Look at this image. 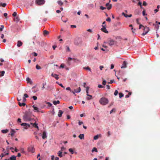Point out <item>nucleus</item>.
<instances>
[{"mask_svg": "<svg viewBox=\"0 0 160 160\" xmlns=\"http://www.w3.org/2000/svg\"><path fill=\"white\" fill-rule=\"evenodd\" d=\"M31 113L27 111H26L23 116V119L25 122L30 121L31 119Z\"/></svg>", "mask_w": 160, "mask_h": 160, "instance_id": "obj_1", "label": "nucleus"}, {"mask_svg": "<svg viewBox=\"0 0 160 160\" xmlns=\"http://www.w3.org/2000/svg\"><path fill=\"white\" fill-rule=\"evenodd\" d=\"M99 103L102 105H105L108 102V99L105 97L102 98L99 101Z\"/></svg>", "mask_w": 160, "mask_h": 160, "instance_id": "obj_2", "label": "nucleus"}, {"mask_svg": "<svg viewBox=\"0 0 160 160\" xmlns=\"http://www.w3.org/2000/svg\"><path fill=\"white\" fill-rule=\"evenodd\" d=\"M107 42H104V43H108L110 46H112L115 45L117 43V42L113 39L109 38L108 39Z\"/></svg>", "mask_w": 160, "mask_h": 160, "instance_id": "obj_3", "label": "nucleus"}, {"mask_svg": "<svg viewBox=\"0 0 160 160\" xmlns=\"http://www.w3.org/2000/svg\"><path fill=\"white\" fill-rule=\"evenodd\" d=\"M45 2V0H36L35 1L36 4L39 6L44 4Z\"/></svg>", "mask_w": 160, "mask_h": 160, "instance_id": "obj_4", "label": "nucleus"}, {"mask_svg": "<svg viewBox=\"0 0 160 160\" xmlns=\"http://www.w3.org/2000/svg\"><path fill=\"white\" fill-rule=\"evenodd\" d=\"M82 41L81 39L78 38L75 39L74 41V44L77 45H78L81 44Z\"/></svg>", "mask_w": 160, "mask_h": 160, "instance_id": "obj_5", "label": "nucleus"}, {"mask_svg": "<svg viewBox=\"0 0 160 160\" xmlns=\"http://www.w3.org/2000/svg\"><path fill=\"white\" fill-rule=\"evenodd\" d=\"M149 30V28L148 27H144L143 28L144 32L142 33V35L144 36L147 34Z\"/></svg>", "mask_w": 160, "mask_h": 160, "instance_id": "obj_6", "label": "nucleus"}, {"mask_svg": "<svg viewBox=\"0 0 160 160\" xmlns=\"http://www.w3.org/2000/svg\"><path fill=\"white\" fill-rule=\"evenodd\" d=\"M21 125L24 127V128L25 129H27L30 127V125L26 123H22L21 124Z\"/></svg>", "mask_w": 160, "mask_h": 160, "instance_id": "obj_7", "label": "nucleus"}, {"mask_svg": "<svg viewBox=\"0 0 160 160\" xmlns=\"http://www.w3.org/2000/svg\"><path fill=\"white\" fill-rule=\"evenodd\" d=\"M102 28H101V30L105 33H108V31L106 29V25L104 26L102 25Z\"/></svg>", "mask_w": 160, "mask_h": 160, "instance_id": "obj_8", "label": "nucleus"}, {"mask_svg": "<svg viewBox=\"0 0 160 160\" xmlns=\"http://www.w3.org/2000/svg\"><path fill=\"white\" fill-rule=\"evenodd\" d=\"M42 138L44 139L47 138V136L46 134V132L45 131H44L42 134Z\"/></svg>", "mask_w": 160, "mask_h": 160, "instance_id": "obj_9", "label": "nucleus"}, {"mask_svg": "<svg viewBox=\"0 0 160 160\" xmlns=\"http://www.w3.org/2000/svg\"><path fill=\"white\" fill-rule=\"evenodd\" d=\"M127 63L125 61H124L123 62V63L122 64V66L121 67V68H125L127 67Z\"/></svg>", "mask_w": 160, "mask_h": 160, "instance_id": "obj_10", "label": "nucleus"}, {"mask_svg": "<svg viewBox=\"0 0 160 160\" xmlns=\"http://www.w3.org/2000/svg\"><path fill=\"white\" fill-rule=\"evenodd\" d=\"M51 76L52 77H54L56 80H58L59 79V77H58V75L57 74H54L53 73H52L51 74Z\"/></svg>", "mask_w": 160, "mask_h": 160, "instance_id": "obj_11", "label": "nucleus"}, {"mask_svg": "<svg viewBox=\"0 0 160 160\" xmlns=\"http://www.w3.org/2000/svg\"><path fill=\"white\" fill-rule=\"evenodd\" d=\"M31 125H32V126L34 127L35 128H37L38 130H39V128L38 126V124L36 123L35 122L33 124L32 123H30Z\"/></svg>", "mask_w": 160, "mask_h": 160, "instance_id": "obj_12", "label": "nucleus"}, {"mask_svg": "<svg viewBox=\"0 0 160 160\" xmlns=\"http://www.w3.org/2000/svg\"><path fill=\"white\" fill-rule=\"evenodd\" d=\"M32 107L34 108V112H39V109L38 107L35 106L34 105H33Z\"/></svg>", "mask_w": 160, "mask_h": 160, "instance_id": "obj_13", "label": "nucleus"}, {"mask_svg": "<svg viewBox=\"0 0 160 160\" xmlns=\"http://www.w3.org/2000/svg\"><path fill=\"white\" fill-rule=\"evenodd\" d=\"M106 6L107 7V9L108 10H110L112 8V5L111 4H109V2L106 4Z\"/></svg>", "mask_w": 160, "mask_h": 160, "instance_id": "obj_14", "label": "nucleus"}, {"mask_svg": "<svg viewBox=\"0 0 160 160\" xmlns=\"http://www.w3.org/2000/svg\"><path fill=\"white\" fill-rule=\"evenodd\" d=\"M28 151L32 153H33L34 152V150L33 148L32 147H29L28 148Z\"/></svg>", "mask_w": 160, "mask_h": 160, "instance_id": "obj_15", "label": "nucleus"}, {"mask_svg": "<svg viewBox=\"0 0 160 160\" xmlns=\"http://www.w3.org/2000/svg\"><path fill=\"white\" fill-rule=\"evenodd\" d=\"M63 113V112L61 110H59L58 114V116L59 117H61L62 116V115Z\"/></svg>", "mask_w": 160, "mask_h": 160, "instance_id": "obj_16", "label": "nucleus"}, {"mask_svg": "<svg viewBox=\"0 0 160 160\" xmlns=\"http://www.w3.org/2000/svg\"><path fill=\"white\" fill-rule=\"evenodd\" d=\"M18 103L20 106H24L25 105V103L22 102H18Z\"/></svg>", "mask_w": 160, "mask_h": 160, "instance_id": "obj_17", "label": "nucleus"}, {"mask_svg": "<svg viewBox=\"0 0 160 160\" xmlns=\"http://www.w3.org/2000/svg\"><path fill=\"white\" fill-rule=\"evenodd\" d=\"M74 92H76V93H78L80 92L81 91V89L80 87H79L77 89H75L74 91Z\"/></svg>", "mask_w": 160, "mask_h": 160, "instance_id": "obj_18", "label": "nucleus"}, {"mask_svg": "<svg viewBox=\"0 0 160 160\" xmlns=\"http://www.w3.org/2000/svg\"><path fill=\"white\" fill-rule=\"evenodd\" d=\"M22 44V43L20 41H18L17 43V46L20 47L21 46Z\"/></svg>", "mask_w": 160, "mask_h": 160, "instance_id": "obj_19", "label": "nucleus"}, {"mask_svg": "<svg viewBox=\"0 0 160 160\" xmlns=\"http://www.w3.org/2000/svg\"><path fill=\"white\" fill-rule=\"evenodd\" d=\"M58 155L59 157L61 158L62 157V151H60L58 153Z\"/></svg>", "mask_w": 160, "mask_h": 160, "instance_id": "obj_20", "label": "nucleus"}, {"mask_svg": "<svg viewBox=\"0 0 160 160\" xmlns=\"http://www.w3.org/2000/svg\"><path fill=\"white\" fill-rule=\"evenodd\" d=\"M78 137L81 139H84V135L83 134H80L79 136Z\"/></svg>", "mask_w": 160, "mask_h": 160, "instance_id": "obj_21", "label": "nucleus"}, {"mask_svg": "<svg viewBox=\"0 0 160 160\" xmlns=\"http://www.w3.org/2000/svg\"><path fill=\"white\" fill-rule=\"evenodd\" d=\"M14 20L16 22H18L19 21L20 19L19 17L17 16L14 18Z\"/></svg>", "mask_w": 160, "mask_h": 160, "instance_id": "obj_22", "label": "nucleus"}, {"mask_svg": "<svg viewBox=\"0 0 160 160\" xmlns=\"http://www.w3.org/2000/svg\"><path fill=\"white\" fill-rule=\"evenodd\" d=\"M49 32L46 30H44L43 32V34L44 36H46V35H48L49 34Z\"/></svg>", "mask_w": 160, "mask_h": 160, "instance_id": "obj_23", "label": "nucleus"}, {"mask_svg": "<svg viewBox=\"0 0 160 160\" xmlns=\"http://www.w3.org/2000/svg\"><path fill=\"white\" fill-rule=\"evenodd\" d=\"M16 157L14 155L12 156L10 158V160H16Z\"/></svg>", "mask_w": 160, "mask_h": 160, "instance_id": "obj_24", "label": "nucleus"}, {"mask_svg": "<svg viewBox=\"0 0 160 160\" xmlns=\"http://www.w3.org/2000/svg\"><path fill=\"white\" fill-rule=\"evenodd\" d=\"M53 103L54 105H56L57 104L60 103V101L59 100L57 101H53Z\"/></svg>", "mask_w": 160, "mask_h": 160, "instance_id": "obj_25", "label": "nucleus"}, {"mask_svg": "<svg viewBox=\"0 0 160 160\" xmlns=\"http://www.w3.org/2000/svg\"><path fill=\"white\" fill-rule=\"evenodd\" d=\"M58 3L60 6H62L63 4V2L61 0L58 1L57 2Z\"/></svg>", "mask_w": 160, "mask_h": 160, "instance_id": "obj_26", "label": "nucleus"}, {"mask_svg": "<svg viewBox=\"0 0 160 160\" xmlns=\"http://www.w3.org/2000/svg\"><path fill=\"white\" fill-rule=\"evenodd\" d=\"M15 132V131L13 130L12 129V131H11V135L12 137H13L14 133Z\"/></svg>", "mask_w": 160, "mask_h": 160, "instance_id": "obj_27", "label": "nucleus"}, {"mask_svg": "<svg viewBox=\"0 0 160 160\" xmlns=\"http://www.w3.org/2000/svg\"><path fill=\"white\" fill-rule=\"evenodd\" d=\"M6 6V3H0V6L5 7Z\"/></svg>", "mask_w": 160, "mask_h": 160, "instance_id": "obj_28", "label": "nucleus"}, {"mask_svg": "<svg viewBox=\"0 0 160 160\" xmlns=\"http://www.w3.org/2000/svg\"><path fill=\"white\" fill-rule=\"evenodd\" d=\"M87 96L89 97L87 98V99L88 100H90L92 98V95L88 94H87Z\"/></svg>", "mask_w": 160, "mask_h": 160, "instance_id": "obj_29", "label": "nucleus"}, {"mask_svg": "<svg viewBox=\"0 0 160 160\" xmlns=\"http://www.w3.org/2000/svg\"><path fill=\"white\" fill-rule=\"evenodd\" d=\"M92 152H98V150L96 148H93L92 150Z\"/></svg>", "mask_w": 160, "mask_h": 160, "instance_id": "obj_30", "label": "nucleus"}, {"mask_svg": "<svg viewBox=\"0 0 160 160\" xmlns=\"http://www.w3.org/2000/svg\"><path fill=\"white\" fill-rule=\"evenodd\" d=\"M5 73V72L4 71H2L0 72V77L3 76H4Z\"/></svg>", "mask_w": 160, "mask_h": 160, "instance_id": "obj_31", "label": "nucleus"}, {"mask_svg": "<svg viewBox=\"0 0 160 160\" xmlns=\"http://www.w3.org/2000/svg\"><path fill=\"white\" fill-rule=\"evenodd\" d=\"M83 68L85 69L88 70L89 71L91 72V69L89 67H84Z\"/></svg>", "mask_w": 160, "mask_h": 160, "instance_id": "obj_32", "label": "nucleus"}, {"mask_svg": "<svg viewBox=\"0 0 160 160\" xmlns=\"http://www.w3.org/2000/svg\"><path fill=\"white\" fill-rule=\"evenodd\" d=\"M8 130L7 129L6 130H2V132L3 133H7Z\"/></svg>", "mask_w": 160, "mask_h": 160, "instance_id": "obj_33", "label": "nucleus"}, {"mask_svg": "<svg viewBox=\"0 0 160 160\" xmlns=\"http://www.w3.org/2000/svg\"><path fill=\"white\" fill-rule=\"evenodd\" d=\"M131 92H129L128 93V94L126 95L125 96V98H128L131 95Z\"/></svg>", "mask_w": 160, "mask_h": 160, "instance_id": "obj_34", "label": "nucleus"}, {"mask_svg": "<svg viewBox=\"0 0 160 160\" xmlns=\"http://www.w3.org/2000/svg\"><path fill=\"white\" fill-rule=\"evenodd\" d=\"M99 138L98 135H97L94 137L93 139L94 140H97Z\"/></svg>", "mask_w": 160, "mask_h": 160, "instance_id": "obj_35", "label": "nucleus"}, {"mask_svg": "<svg viewBox=\"0 0 160 160\" xmlns=\"http://www.w3.org/2000/svg\"><path fill=\"white\" fill-rule=\"evenodd\" d=\"M36 69H38V70L40 69H41V67L40 66H39L38 64L36 65Z\"/></svg>", "mask_w": 160, "mask_h": 160, "instance_id": "obj_36", "label": "nucleus"}, {"mask_svg": "<svg viewBox=\"0 0 160 160\" xmlns=\"http://www.w3.org/2000/svg\"><path fill=\"white\" fill-rule=\"evenodd\" d=\"M69 151L70 152H71V153L72 154H73V153H74L73 151V149L72 148H70L69 149Z\"/></svg>", "mask_w": 160, "mask_h": 160, "instance_id": "obj_37", "label": "nucleus"}, {"mask_svg": "<svg viewBox=\"0 0 160 160\" xmlns=\"http://www.w3.org/2000/svg\"><path fill=\"white\" fill-rule=\"evenodd\" d=\"M119 98H121L123 96V94L122 93H119Z\"/></svg>", "mask_w": 160, "mask_h": 160, "instance_id": "obj_38", "label": "nucleus"}, {"mask_svg": "<svg viewBox=\"0 0 160 160\" xmlns=\"http://www.w3.org/2000/svg\"><path fill=\"white\" fill-rule=\"evenodd\" d=\"M4 28V26L3 25H1V27L0 28V31H2L3 29Z\"/></svg>", "mask_w": 160, "mask_h": 160, "instance_id": "obj_39", "label": "nucleus"}, {"mask_svg": "<svg viewBox=\"0 0 160 160\" xmlns=\"http://www.w3.org/2000/svg\"><path fill=\"white\" fill-rule=\"evenodd\" d=\"M26 80H27L28 83H30L31 80L29 78H27Z\"/></svg>", "mask_w": 160, "mask_h": 160, "instance_id": "obj_40", "label": "nucleus"}, {"mask_svg": "<svg viewBox=\"0 0 160 160\" xmlns=\"http://www.w3.org/2000/svg\"><path fill=\"white\" fill-rule=\"evenodd\" d=\"M122 15H123L125 17L128 18V15L126 14H125L124 12H123L122 13Z\"/></svg>", "mask_w": 160, "mask_h": 160, "instance_id": "obj_41", "label": "nucleus"}, {"mask_svg": "<svg viewBox=\"0 0 160 160\" xmlns=\"http://www.w3.org/2000/svg\"><path fill=\"white\" fill-rule=\"evenodd\" d=\"M153 25L154 26H155V27L157 29H158L159 26L158 25L155 24H153Z\"/></svg>", "mask_w": 160, "mask_h": 160, "instance_id": "obj_42", "label": "nucleus"}, {"mask_svg": "<svg viewBox=\"0 0 160 160\" xmlns=\"http://www.w3.org/2000/svg\"><path fill=\"white\" fill-rule=\"evenodd\" d=\"M118 91L117 90H116L114 92V95L116 96L118 95Z\"/></svg>", "mask_w": 160, "mask_h": 160, "instance_id": "obj_43", "label": "nucleus"}, {"mask_svg": "<svg viewBox=\"0 0 160 160\" xmlns=\"http://www.w3.org/2000/svg\"><path fill=\"white\" fill-rule=\"evenodd\" d=\"M17 15V13L16 12H14L12 14L13 16L15 17Z\"/></svg>", "mask_w": 160, "mask_h": 160, "instance_id": "obj_44", "label": "nucleus"}, {"mask_svg": "<svg viewBox=\"0 0 160 160\" xmlns=\"http://www.w3.org/2000/svg\"><path fill=\"white\" fill-rule=\"evenodd\" d=\"M66 47H67V49H66L67 52H70V49L69 47L68 46H67Z\"/></svg>", "mask_w": 160, "mask_h": 160, "instance_id": "obj_45", "label": "nucleus"}, {"mask_svg": "<svg viewBox=\"0 0 160 160\" xmlns=\"http://www.w3.org/2000/svg\"><path fill=\"white\" fill-rule=\"evenodd\" d=\"M17 99V100L18 101V102H20L22 100L21 98L20 97H18Z\"/></svg>", "mask_w": 160, "mask_h": 160, "instance_id": "obj_46", "label": "nucleus"}, {"mask_svg": "<svg viewBox=\"0 0 160 160\" xmlns=\"http://www.w3.org/2000/svg\"><path fill=\"white\" fill-rule=\"evenodd\" d=\"M142 15L144 16L147 15V14H145V10H143L142 11Z\"/></svg>", "mask_w": 160, "mask_h": 160, "instance_id": "obj_47", "label": "nucleus"}, {"mask_svg": "<svg viewBox=\"0 0 160 160\" xmlns=\"http://www.w3.org/2000/svg\"><path fill=\"white\" fill-rule=\"evenodd\" d=\"M32 54L33 55H34V56H37L38 55L37 53L35 52L32 53Z\"/></svg>", "mask_w": 160, "mask_h": 160, "instance_id": "obj_48", "label": "nucleus"}, {"mask_svg": "<svg viewBox=\"0 0 160 160\" xmlns=\"http://www.w3.org/2000/svg\"><path fill=\"white\" fill-rule=\"evenodd\" d=\"M106 8L105 7H104L102 6H101L100 7V9L102 10H104L105 9H106Z\"/></svg>", "mask_w": 160, "mask_h": 160, "instance_id": "obj_49", "label": "nucleus"}, {"mask_svg": "<svg viewBox=\"0 0 160 160\" xmlns=\"http://www.w3.org/2000/svg\"><path fill=\"white\" fill-rule=\"evenodd\" d=\"M3 15L5 17L6 19H7V15L8 14L6 13H4L3 14Z\"/></svg>", "mask_w": 160, "mask_h": 160, "instance_id": "obj_50", "label": "nucleus"}, {"mask_svg": "<svg viewBox=\"0 0 160 160\" xmlns=\"http://www.w3.org/2000/svg\"><path fill=\"white\" fill-rule=\"evenodd\" d=\"M56 83H57L59 85L61 86L62 88H65V87L63 86V85L62 84H59L57 82H56Z\"/></svg>", "mask_w": 160, "mask_h": 160, "instance_id": "obj_51", "label": "nucleus"}, {"mask_svg": "<svg viewBox=\"0 0 160 160\" xmlns=\"http://www.w3.org/2000/svg\"><path fill=\"white\" fill-rule=\"evenodd\" d=\"M106 81L105 80H103V82H102V84L104 85H106Z\"/></svg>", "mask_w": 160, "mask_h": 160, "instance_id": "obj_52", "label": "nucleus"}, {"mask_svg": "<svg viewBox=\"0 0 160 160\" xmlns=\"http://www.w3.org/2000/svg\"><path fill=\"white\" fill-rule=\"evenodd\" d=\"M106 20L108 22H110L111 19L110 18L108 17L107 18Z\"/></svg>", "mask_w": 160, "mask_h": 160, "instance_id": "obj_53", "label": "nucleus"}, {"mask_svg": "<svg viewBox=\"0 0 160 160\" xmlns=\"http://www.w3.org/2000/svg\"><path fill=\"white\" fill-rule=\"evenodd\" d=\"M66 89L67 90H69L71 92L72 91V90L71 89V88L69 87H68L66 88Z\"/></svg>", "mask_w": 160, "mask_h": 160, "instance_id": "obj_54", "label": "nucleus"}, {"mask_svg": "<svg viewBox=\"0 0 160 160\" xmlns=\"http://www.w3.org/2000/svg\"><path fill=\"white\" fill-rule=\"evenodd\" d=\"M70 26L71 28H76V26L75 25H71Z\"/></svg>", "mask_w": 160, "mask_h": 160, "instance_id": "obj_55", "label": "nucleus"}, {"mask_svg": "<svg viewBox=\"0 0 160 160\" xmlns=\"http://www.w3.org/2000/svg\"><path fill=\"white\" fill-rule=\"evenodd\" d=\"M33 98L34 100H36L37 99V98L36 96H33L32 97Z\"/></svg>", "mask_w": 160, "mask_h": 160, "instance_id": "obj_56", "label": "nucleus"}, {"mask_svg": "<svg viewBox=\"0 0 160 160\" xmlns=\"http://www.w3.org/2000/svg\"><path fill=\"white\" fill-rule=\"evenodd\" d=\"M5 156V154L2 153L1 154L0 157H1V158H2V157H3Z\"/></svg>", "mask_w": 160, "mask_h": 160, "instance_id": "obj_57", "label": "nucleus"}, {"mask_svg": "<svg viewBox=\"0 0 160 160\" xmlns=\"http://www.w3.org/2000/svg\"><path fill=\"white\" fill-rule=\"evenodd\" d=\"M142 27H143L144 28V27L142 25L140 24L139 28V29H140Z\"/></svg>", "mask_w": 160, "mask_h": 160, "instance_id": "obj_58", "label": "nucleus"}, {"mask_svg": "<svg viewBox=\"0 0 160 160\" xmlns=\"http://www.w3.org/2000/svg\"><path fill=\"white\" fill-rule=\"evenodd\" d=\"M64 67V65L63 64H61L60 66V68H63Z\"/></svg>", "mask_w": 160, "mask_h": 160, "instance_id": "obj_59", "label": "nucleus"}, {"mask_svg": "<svg viewBox=\"0 0 160 160\" xmlns=\"http://www.w3.org/2000/svg\"><path fill=\"white\" fill-rule=\"evenodd\" d=\"M147 5V3L145 2V1H144L143 2V6H146Z\"/></svg>", "mask_w": 160, "mask_h": 160, "instance_id": "obj_60", "label": "nucleus"}, {"mask_svg": "<svg viewBox=\"0 0 160 160\" xmlns=\"http://www.w3.org/2000/svg\"><path fill=\"white\" fill-rule=\"evenodd\" d=\"M24 97H25V98L28 97V95L27 94H24Z\"/></svg>", "mask_w": 160, "mask_h": 160, "instance_id": "obj_61", "label": "nucleus"}, {"mask_svg": "<svg viewBox=\"0 0 160 160\" xmlns=\"http://www.w3.org/2000/svg\"><path fill=\"white\" fill-rule=\"evenodd\" d=\"M114 82V80H110V82H108V84H112V83Z\"/></svg>", "mask_w": 160, "mask_h": 160, "instance_id": "obj_62", "label": "nucleus"}, {"mask_svg": "<svg viewBox=\"0 0 160 160\" xmlns=\"http://www.w3.org/2000/svg\"><path fill=\"white\" fill-rule=\"evenodd\" d=\"M26 99L25 98V97H23V100L22 101V102H24L25 101H26Z\"/></svg>", "mask_w": 160, "mask_h": 160, "instance_id": "obj_63", "label": "nucleus"}, {"mask_svg": "<svg viewBox=\"0 0 160 160\" xmlns=\"http://www.w3.org/2000/svg\"><path fill=\"white\" fill-rule=\"evenodd\" d=\"M98 88H102L103 87H103L102 86V85H100V84H99L98 85Z\"/></svg>", "mask_w": 160, "mask_h": 160, "instance_id": "obj_64", "label": "nucleus"}]
</instances>
